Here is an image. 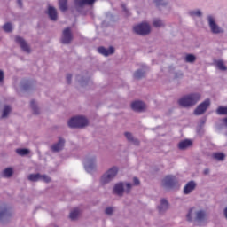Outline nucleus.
Listing matches in <instances>:
<instances>
[{"label": "nucleus", "instance_id": "obj_8", "mask_svg": "<svg viewBox=\"0 0 227 227\" xmlns=\"http://www.w3.org/2000/svg\"><path fill=\"white\" fill-rule=\"evenodd\" d=\"M163 185L168 188L175 187L176 185V178L173 176H167L163 179Z\"/></svg>", "mask_w": 227, "mask_h": 227}, {"label": "nucleus", "instance_id": "obj_43", "mask_svg": "<svg viewBox=\"0 0 227 227\" xmlns=\"http://www.w3.org/2000/svg\"><path fill=\"white\" fill-rule=\"evenodd\" d=\"M126 187H127V192H130V189H132V184L130 183H128L126 184Z\"/></svg>", "mask_w": 227, "mask_h": 227}, {"label": "nucleus", "instance_id": "obj_37", "mask_svg": "<svg viewBox=\"0 0 227 227\" xmlns=\"http://www.w3.org/2000/svg\"><path fill=\"white\" fill-rule=\"evenodd\" d=\"M192 214H194V208L190 209L189 213L187 214V221H192Z\"/></svg>", "mask_w": 227, "mask_h": 227}, {"label": "nucleus", "instance_id": "obj_1", "mask_svg": "<svg viewBox=\"0 0 227 227\" xmlns=\"http://www.w3.org/2000/svg\"><path fill=\"white\" fill-rule=\"evenodd\" d=\"M201 98V94L200 93H192L181 98L178 100L179 106L181 107H192V106H196L200 99Z\"/></svg>", "mask_w": 227, "mask_h": 227}, {"label": "nucleus", "instance_id": "obj_2", "mask_svg": "<svg viewBox=\"0 0 227 227\" xmlns=\"http://www.w3.org/2000/svg\"><path fill=\"white\" fill-rule=\"evenodd\" d=\"M88 125V119L83 116L73 117L68 121L70 129H82Z\"/></svg>", "mask_w": 227, "mask_h": 227}, {"label": "nucleus", "instance_id": "obj_10", "mask_svg": "<svg viewBox=\"0 0 227 227\" xmlns=\"http://www.w3.org/2000/svg\"><path fill=\"white\" fill-rule=\"evenodd\" d=\"M131 109H133V111H137V113H141L144 109H146V105H145L143 101H134L131 104Z\"/></svg>", "mask_w": 227, "mask_h": 227}, {"label": "nucleus", "instance_id": "obj_4", "mask_svg": "<svg viewBox=\"0 0 227 227\" xmlns=\"http://www.w3.org/2000/svg\"><path fill=\"white\" fill-rule=\"evenodd\" d=\"M133 31H135L137 35H149L151 31L150 25L148 23L143 22L137 26H135L133 27Z\"/></svg>", "mask_w": 227, "mask_h": 227}, {"label": "nucleus", "instance_id": "obj_6", "mask_svg": "<svg viewBox=\"0 0 227 227\" xmlns=\"http://www.w3.org/2000/svg\"><path fill=\"white\" fill-rule=\"evenodd\" d=\"M208 24H209V27L211 29V32L214 35H219V33H223L222 28L217 26V23H215V20H214V17L208 16Z\"/></svg>", "mask_w": 227, "mask_h": 227}, {"label": "nucleus", "instance_id": "obj_5", "mask_svg": "<svg viewBox=\"0 0 227 227\" xmlns=\"http://www.w3.org/2000/svg\"><path fill=\"white\" fill-rule=\"evenodd\" d=\"M210 106V99H206L204 102H202L200 105L197 106V108L194 111V114L197 116H200V114H203L207 109H208Z\"/></svg>", "mask_w": 227, "mask_h": 227}, {"label": "nucleus", "instance_id": "obj_16", "mask_svg": "<svg viewBox=\"0 0 227 227\" xmlns=\"http://www.w3.org/2000/svg\"><path fill=\"white\" fill-rule=\"evenodd\" d=\"M94 3L95 0H74V4H76V6H84V4L91 6Z\"/></svg>", "mask_w": 227, "mask_h": 227}, {"label": "nucleus", "instance_id": "obj_45", "mask_svg": "<svg viewBox=\"0 0 227 227\" xmlns=\"http://www.w3.org/2000/svg\"><path fill=\"white\" fill-rule=\"evenodd\" d=\"M17 3L20 8H22V0H18Z\"/></svg>", "mask_w": 227, "mask_h": 227}, {"label": "nucleus", "instance_id": "obj_33", "mask_svg": "<svg viewBox=\"0 0 227 227\" xmlns=\"http://www.w3.org/2000/svg\"><path fill=\"white\" fill-rule=\"evenodd\" d=\"M134 77H135V79H141V78L145 77V73L141 70H137L135 72Z\"/></svg>", "mask_w": 227, "mask_h": 227}, {"label": "nucleus", "instance_id": "obj_32", "mask_svg": "<svg viewBox=\"0 0 227 227\" xmlns=\"http://www.w3.org/2000/svg\"><path fill=\"white\" fill-rule=\"evenodd\" d=\"M85 169L87 173H91L95 169V163H88L85 165Z\"/></svg>", "mask_w": 227, "mask_h": 227}, {"label": "nucleus", "instance_id": "obj_13", "mask_svg": "<svg viewBox=\"0 0 227 227\" xmlns=\"http://www.w3.org/2000/svg\"><path fill=\"white\" fill-rule=\"evenodd\" d=\"M194 189H196V183H194V181H190L184 186V194H191V192H192V191H194Z\"/></svg>", "mask_w": 227, "mask_h": 227}, {"label": "nucleus", "instance_id": "obj_31", "mask_svg": "<svg viewBox=\"0 0 227 227\" xmlns=\"http://www.w3.org/2000/svg\"><path fill=\"white\" fill-rule=\"evenodd\" d=\"M216 113L217 114H227V106H219Z\"/></svg>", "mask_w": 227, "mask_h": 227}, {"label": "nucleus", "instance_id": "obj_24", "mask_svg": "<svg viewBox=\"0 0 227 227\" xmlns=\"http://www.w3.org/2000/svg\"><path fill=\"white\" fill-rule=\"evenodd\" d=\"M125 137L128 139V141H131L132 143H134V145H139V140L134 139V137H132L131 133L126 132Z\"/></svg>", "mask_w": 227, "mask_h": 227}, {"label": "nucleus", "instance_id": "obj_3", "mask_svg": "<svg viewBox=\"0 0 227 227\" xmlns=\"http://www.w3.org/2000/svg\"><path fill=\"white\" fill-rule=\"evenodd\" d=\"M116 175H118V168L113 167L105 175L102 176L101 184L103 185H106V184H109V182H111V180H113V178L116 176Z\"/></svg>", "mask_w": 227, "mask_h": 227}, {"label": "nucleus", "instance_id": "obj_14", "mask_svg": "<svg viewBox=\"0 0 227 227\" xmlns=\"http://www.w3.org/2000/svg\"><path fill=\"white\" fill-rule=\"evenodd\" d=\"M48 15L51 20H58V12L56 11V8L49 6Z\"/></svg>", "mask_w": 227, "mask_h": 227}, {"label": "nucleus", "instance_id": "obj_30", "mask_svg": "<svg viewBox=\"0 0 227 227\" xmlns=\"http://www.w3.org/2000/svg\"><path fill=\"white\" fill-rule=\"evenodd\" d=\"M186 62L187 63H194L196 61V57L192 54L186 55Z\"/></svg>", "mask_w": 227, "mask_h": 227}, {"label": "nucleus", "instance_id": "obj_17", "mask_svg": "<svg viewBox=\"0 0 227 227\" xmlns=\"http://www.w3.org/2000/svg\"><path fill=\"white\" fill-rule=\"evenodd\" d=\"M192 145L191 140H183L178 144L179 150H185V148H189Z\"/></svg>", "mask_w": 227, "mask_h": 227}, {"label": "nucleus", "instance_id": "obj_38", "mask_svg": "<svg viewBox=\"0 0 227 227\" xmlns=\"http://www.w3.org/2000/svg\"><path fill=\"white\" fill-rule=\"evenodd\" d=\"M40 180H43L46 184H49V182H51V177H49L48 176L43 175L41 176Z\"/></svg>", "mask_w": 227, "mask_h": 227}, {"label": "nucleus", "instance_id": "obj_35", "mask_svg": "<svg viewBox=\"0 0 227 227\" xmlns=\"http://www.w3.org/2000/svg\"><path fill=\"white\" fill-rule=\"evenodd\" d=\"M30 106L34 111V114H38V107H36V103L35 102V100L31 101Z\"/></svg>", "mask_w": 227, "mask_h": 227}, {"label": "nucleus", "instance_id": "obj_36", "mask_svg": "<svg viewBox=\"0 0 227 227\" xmlns=\"http://www.w3.org/2000/svg\"><path fill=\"white\" fill-rule=\"evenodd\" d=\"M190 15L192 17H194V16L201 17V11H192V12H190Z\"/></svg>", "mask_w": 227, "mask_h": 227}, {"label": "nucleus", "instance_id": "obj_15", "mask_svg": "<svg viewBox=\"0 0 227 227\" xmlns=\"http://www.w3.org/2000/svg\"><path fill=\"white\" fill-rule=\"evenodd\" d=\"M114 194L117 196H123V183H118L114 188Z\"/></svg>", "mask_w": 227, "mask_h": 227}, {"label": "nucleus", "instance_id": "obj_29", "mask_svg": "<svg viewBox=\"0 0 227 227\" xmlns=\"http://www.w3.org/2000/svg\"><path fill=\"white\" fill-rule=\"evenodd\" d=\"M153 26H154V27H162V26H164V23H162V20L155 19L153 22Z\"/></svg>", "mask_w": 227, "mask_h": 227}, {"label": "nucleus", "instance_id": "obj_20", "mask_svg": "<svg viewBox=\"0 0 227 227\" xmlns=\"http://www.w3.org/2000/svg\"><path fill=\"white\" fill-rule=\"evenodd\" d=\"M67 3H68V0H59V6L61 12H67L68 10Z\"/></svg>", "mask_w": 227, "mask_h": 227}, {"label": "nucleus", "instance_id": "obj_7", "mask_svg": "<svg viewBox=\"0 0 227 227\" xmlns=\"http://www.w3.org/2000/svg\"><path fill=\"white\" fill-rule=\"evenodd\" d=\"M73 38L74 36L72 35V30L70 29V27H67L63 30L61 39L62 43H70Z\"/></svg>", "mask_w": 227, "mask_h": 227}, {"label": "nucleus", "instance_id": "obj_41", "mask_svg": "<svg viewBox=\"0 0 227 227\" xmlns=\"http://www.w3.org/2000/svg\"><path fill=\"white\" fill-rule=\"evenodd\" d=\"M67 82L68 84H70V82H72V74H67Z\"/></svg>", "mask_w": 227, "mask_h": 227}, {"label": "nucleus", "instance_id": "obj_19", "mask_svg": "<svg viewBox=\"0 0 227 227\" xmlns=\"http://www.w3.org/2000/svg\"><path fill=\"white\" fill-rule=\"evenodd\" d=\"M196 221H198L199 223H202V221H205V219H207V215L204 211H198L196 213Z\"/></svg>", "mask_w": 227, "mask_h": 227}, {"label": "nucleus", "instance_id": "obj_11", "mask_svg": "<svg viewBox=\"0 0 227 227\" xmlns=\"http://www.w3.org/2000/svg\"><path fill=\"white\" fill-rule=\"evenodd\" d=\"M98 52L102 54L103 56H110V54H114V47L110 46L109 49H106L105 47L98 48Z\"/></svg>", "mask_w": 227, "mask_h": 227}, {"label": "nucleus", "instance_id": "obj_21", "mask_svg": "<svg viewBox=\"0 0 227 227\" xmlns=\"http://www.w3.org/2000/svg\"><path fill=\"white\" fill-rule=\"evenodd\" d=\"M79 208H74L73 211H71L69 217L71 221H75V219H77V217H79Z\"/></svg>", "mask_w": 227, "mask_h": 227}, {"label": "nucleus", "instance_id": "obj_18", "mask_svg": "<svg viewBox=\"0 0 227 227\" xmlns=\"http://www.w3.org/2000/svg\"><path fill=\"white\" fill-rule=\"evenodd\" d=\"M158 208L159 212L162 214L163 210H168V208H169V203H168V200H166V199H162L160 201V206Z\"/></svg>", "mask_w": 227, "mask_h": 227}, {"label": "nucleus", "instance_id": "obj_42", "mask_svg": "<svg viewBox=\"0 0 227 227\" xmlns=\"http://www.w3.org/2000/svg\"><path fill=\"white\" fill-rule=\"evenodd\" d=\"M133 182H134V185H139L140 184L139 179L137 177H134Z\"/></svg>", "mask_w": 227, "mask_h": 227}, {"label": "nucleus", "instance_id": "obj_23", "mask_svg": "<svg viewBox=\"0 0 227 227\" xmlns=\"http://www.w3.org/2000/svg\"><path fill=\"white\" fill-rule=\"evenodd\" d=\"M40 178H42V175H40V174H30L28 176V180L30 182H38V180H40Z\"/></svg>", "mask_w": 227, "mask_h": 227}, {"label": "nucleus", "instance_id": "obj_46", "mask_svg": "<svg viewBox=\"0 0 227 227\" xmlns=\"http://www.w3.org/2000/svg\"><path fill=\"white\" fill-rule=\"evenodd\" d=\"M121 7L123 8V11L127 13L129 11L127 10V7H125L124 4L121 5Z\"/></svg>", "mask_w": 227, "mask_h": 227}, {"label": "nucleus", "instance_id": "obj_26", "mask_svg": "<svg viewBox=\"0 0 227 227\" xmlns=\"http://www.w3.org/2000/svg\"><path fill=\"white\" fill-rule=\"evenodd\" d=\"M226 155L223 153H213V158L215 159L216 160H224V158Z\"/></svg>", "mask_w": 227, "mask_h": 227}, {"label": "nucleus", "instance_id": "obj_48", "mask_svg": "<svg viewBox=\"0 0 227 227\" xmlns=\"http://www.w3.org/2000/svg\"><path fill=\"white\" fill-rule=\"evenodd\" d=\"M3 214H4V213H0V215H3Z\"/></svg>", "mask_w": 227, "mask_h": 227}, {"label": "nucleus", "instance_id": "obj_34", "mask_svg": "<svg viewBox=\"0 0 227 227\" xmlns=\"http://www.w3.org/2000/svg\"><path fill=\"white\" fill-rule=\"evenodd\" d=\"M216 67L219 70L225 71L227 69L226 66L224 65V62L218 61L216 62Z\"/></svg>", "mask_w": 227, "mask_h": 227}, {"label": "nucleus", "instance_id": "obj_12", "mask_svg": "<svg viewBox=\"0 0 227 227\" xmlns=\"http://www.w3.org/2000/svg\"><path fill=\"white\" fill-rule=\"evenodd\" d=\"M63 146H65V139L59 137V142L51 146V150L52 152H60L63 150Z\"/></svg>", "mask_w": 227, "mask_h": 227}, {"label": "nucleus", "instance_id": "obj_40", "mask_svg": "<svg viewBox=\"0 0 227 227\" xmlns=\"http://www.w3.org/2000/svg\"><path fill=\"white\" fill-rule=\"evenodd\" d=\"M155 4H156L157 6H160V4L161 5L166 4L162 3V0H155Z\"/></svg>", "mask_w": 227, "mask_h": 227}, {"label": "nucleus", "instance_id": "obj_22", "mask_svg": "<svg viewBox=\"0 0 227 227\" xmlns=\"http://www.w3.org/2000/svg\"><path fill=\"white\" fill-rule=\"evenodd\" d=\"M12 175H13V168H7L3 171V176H4V178H10Z\"/></svg>", "mask_w": 227, "mask_h": 227}, {"label": "nucleus", "instance_id": "obj_39", "mask_svg": "<svg viewBox=\"0 0 227 227\" xmlns=\"http://www.w3.org/2000/svg\"><path fill=\"white\" fill-rule=\"evenodd\" d=\"M105 212L107 215H111V214H113V212H114V209L113 207H106Z\"/></svg>", "mask_w": 227, "mask_h": 227}, {"label": "nucleus", "instance_id": "obj_27", "mask_svg": "<svg viewBox=\"0 0 227 227\" xmlns=\"http://www.w3.org/2000/svg\"><path fill=\"white\" fill-rule=\"evenodd\" d=\"M11 112L12 108L10 107V106H5L3 111L2 118H6V116H8Z\"/></svg>", "mask_w": 227, "mask_h": 227}, {"label": "nucleus", "instance_id": "obj_44", "mask_svg": "<svg viewBox=\"0 0 227 227\" xmlns=\"http://www.w3.org/2000/svg\"><path fill=\"white\" fill-rule=\"evenodd\" d=\"M3 79H4V73L0 70V82L3 81Z\"/></svg>", "mask_w": 227, "mask_h": 227}, {"label": "nucleus", "instance_id": "obj_25", "mask_svg": "<svg viewBox=\"0 0 227 227\" xmlns=\"http://www.w3.org/2000/svg\"><path fill=\"white\" fill-rule=\"evenodd\" d=\"M3 29L5 33H12V31H13V27L12 26V23L7 22L3 26Z\"/></svg>", "mask_w": 227, "mask_h": 227}, {"label": "nucleus", "instance_id": "obj_47", "mask_svg": "<svg viewBox=\"0 0 227 227\" xmlns=\"http://www.w3.org/2000/svg\"><path fill=\"white\" fill-rule=\"evenodd\" d=\"M209 172H210L209 169H205V170H204L205 175H208Z\"/></svg>", "mask_w": 227, "mask_h": 227}, {"label": "nucleus", "instance_id": "obj_28", "mask_svg": "<svg viewBox=\"0 0 227 227\" xmlns=\"http://www.w3.org/2000/svg\"><path fill=\"white\" fill-rule=\"evenodd\" d=\"M16 153H18V155H21V156L28 155L29 149H17Z\"/></svg>", "mask_w": 227, "mask_h": 227}, {"label": "nucleus", "instance_id": "obj_9", "mask_svg": "<svg viewBox=\"0 0 227 227\" xmlns=\"http://www.w3.org/2000/svg\"><path fill=\"white\" fill-rule=\"evenodd\" d=\"M15 42L20 45L22 51H24L25 52H31V49L29 48V45H27V43H26L24 38L17 36L15 38Z\"/></svg>", "mask_w": 227, "mask_h": 227}]
</instances>
